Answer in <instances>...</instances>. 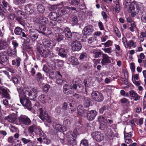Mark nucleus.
Masks as SVG:
<instances>
[{"mask_svg":"<svg viewBox=\"0 0 146 146\" xmlns=\"http://www.w3.org/2000/svg\"><path fill=\"white\" fill-rule=\"evenodd\" d=\"M17 90L21 104L24 106L27 107H29L31 106V102L28 98L32 100L36 98L37 93L39 92L38 89L36 88L32 89L25 87L22 90L17 88Z\"/></svg>","mask_w":146,"mask_h":146,"instance_id":"obj_1","label":"nucleus"},{"mask_svg":"<svg viewBox=\"0 0 146 146\" xmlns=\"http://www.w3.org/2000/svg\"><path fill=\"white\" fill-rule=\"evenodd\" d=\"M77 130L75 129L73 131L72 133L71 132H68L66 135V141L68 145H74L76 144V137L79 135Z\"/></svg>","mask_w":146,"mask_h":146,"instance_id":"obj_2","label":"nucleus"},{"mask_svg":"<svg viewBox=\"0 0 146 146\" xmlns=\"http://www.w3.org/2000/svg\"><path fill=\"white\" fill-rule=\"evenodd\" d=\"M34 23L38 25H44L46 24L48 22L47 19L42 16H36L34 19Z\"/></svg>","mask_w":146,"mask_h":146,"instance_id":"obj_3","label":"nucleus"},{"mask_svg":"<svg viewBox=\"0 0 146 146\" xmlns=\"http://www.w3.org/2000/svg\"><path fill=\"white\" fill-rule=\"evenodd\" d=\"M92 98L96 101L101 102L104 99L102 94L98 92H93L91 94Z\"/></svg>","mask_w":146,"mask_h":146,"instance_id":"obj_4","label":"nucleus"},{"mask_svg":"<svg viewBox=\"0 0 146 146\" xmlns=\"http://www.w3.org/2000/svg\"><path fill=\"white\" fill-rule=\"evenodd\" d=\"M92 136L94 140L97 141H100L104 139L103 135L99 131L93 132Z\"/></svg>","mask_w":146,"mask_h":146,"instance_id":"obj_5","label":"nucleus"},{"mask_svg":"<svg viewBox=\"0 0 146 146\" xmlns=\"http://www.w3.org/2000/svg\"><path fill=\"white\" fill-rule=\"evenodd\" d=\"M19 121L21 123L28 125L31 124V121L30 119L26 116L21 115L19 118Z\"/></svg>","mask_w":146,"mask_h":146,"instance_id":"obj_6","label":"nucleus"},{"mask_svg":"<svg viewBox=\"0 0 146 146\" xmlns=\"http://www.w3.org/2000/svg\"><path fill=\"white\" fill-rule=\"evenodd\" d=\"M38 99L44 104H46L47 102H48V103L50 102L51 103L52 102L51 98L50 97L43 94H42L39 96Z\"/></svg>","mask_w":146,"mask_h":146,"instance_id":"obj_7","label":"nucleus"},{"mask_svg":"<svg viewBox=\"0 0 146 146\" xmlns=\"http://www.w3.org/2000/svg\"><path fill=\"white\" fill-rule=\"evenodd\" d=\"M93 31V27L90 25L86 26L82 31L83 34L84 35L89 36L91 35Z\"/></svg>","mask_w":146,"mask_h":146,"instance_id":"obj_8","label":"nucleus"},{"mask_svg":"<svg viewBox=\"0 0 146 146\" xmlns=\"http://www.w3.org/2000/svg\"><path fill=\"white\" fill-rule=\"evenodd\" d=\"M39 117L43 121H44L45 120L48 123H50L51 121V117L47 113L44 111L40 113V114H39Z\"/></svg>","mask_w":146,"mask_h":146,"instance_id":"obj_9","label":"nucleus"},{"mask_svg":"<svg viewBox=\"0 0 146 146\" xmlns=\"http://www.w3.org/2000/svg\"><path fill=\"white\" fill-rule=\"evenodd\" d=\"M17 115L14 113L5 117V119L11 123H15L17 122Z\"/></svg>","mask_w":146,"mask_h":146,"instance_id":"obj_10","label":"nucleus"},{"mask_svg":"<svg viewBox=\"0 0 146 146\" xmlns=\"http://www.w3.org/2000/svg\"><path fill=\"white\" fill-rule=\"evenodd\" d=\"M38 52L42 56L45 58L48 57L50 52L48 49L45 48L38 49Z\"/></svg>","mask_w":146,"mask_h":146,"instance_id":"obj_11","label":"nucleus"},{"mask_svg":"<svg viewBox=\"0 0 146 146\" xmlns=\"http://www.w3.org/2000/svg\"><path fill=\"white\" fill-rule=\"evenodd\" d=\"M72 49L74 51H78L81 50L82 46L80 43L77 40L74 41L72 45Z\"/></svg>","mask_w":146,"mask_h":146,"instance_id":"obj_12","label":"nucleus"},{"mask_svg":"<svg viewBox=\"0 0 146 146\" xmlns=\"http://www.w3.org/2000/svg\"><path fill=\"white\" fill-rule=\"evenodd\" d=\"M140 3H138L135 1H133L129 5L128 11L129 12H131L133 11H135L136 9L139 8V5Z\"/></svg>","mask_w":146,"mask_h":146,"instance_id":"obj_13","label":"nucleus"},{"mask_svg":"<svg viewBox=\"0 0 146 146\" xmlns=\"http://www.w3.org/2000/svg\"><path fill=\"white\" fill-rule=\"evenodd\" d=\"M97 114V112L95 110L89 111L87 114V118L88 120H92L95 118Z\"/></svg>","mask_w":146,"mask_h":146,"instance_id":"obj_14","label":"nucleus"},{"mask_svg":"<svg viewBox=\"0 0 146 146\" xmlns=\"http://www.w3.org/2000/svg\"><path fill=\"white\" fill-rule=\"evenodd\" d=\"M58 10V13L59 16H61L68 13L66 6L64 7L63 4V6L60 5Z\"/></svg>","mask_w":146,"mask_h":146,"instance_id":"obj_15","label":"nucleus"},{"mask_svg":"<svg viewBox=\"0 0 146 146\" xmlns=\"http://www.w3.org/2000/svg\"><path fill=\"white\" fill-rule=\"evenodd\" d=\"M0 94L8 99L10 98L7 88L0 86Z\"/></svg>","mask_w":146,"mask_h":146,"instance_id":"obj_16","label":"nucleus"},{"mask_svg":"<svg viewBox=\"0 0 146 146\" xmlns=\"http://www.w3.org/2000/svg\"><path fill=\"white\" fill-rule=\"evenodd\" d=\"M34 5H28L25 7V13L27 14H31L34 11Z\"/></svg>","mask_w":146,"mask_h":146,"instance_id":"obj_17","label":"nucleus"},{"mask_svg":"<svg viewBox=\"0 0 146 146\" xmlns=\"http://www.w3.org/2000/svg\"><path fill=\"white\" fill-rule=\"evenodd\" d=\"M129 94L130 97L132 98L134 100L137 101L140 99V96L134 91L131 90L129 91Z\"/></svg>","mask_w":146,"mask_h":146,"instance_id":"obj_18","label":"nucleus"},{"mask_svg":"<svg viewBox=\"0 0 146 146\" xmlns=\"http://www.w3.org/2000/svg\"><path fill=\"white\" fill-rule=\"evenodd\" d=\"M43 43L45 46L49 48H50L53 46H54L55 44L51 40L46 39L43 40Z\"/></svg>","mask_w":146,"mask_h":146,"instance_id":"obj_19","label":"nucleus"},{"mask_svg":"<svg viewBox=\"0 0 146 146\" xmlns=\"http://www.w3.org/2000/svg\"><path fill=\"white\" fill-rule=\"evenodd\" d=\"M83 87L80 84H74L72 86H70V89L71 90H76L78 91H80L82 90Z\"/></svg>","mask_w":146,"mask_h":146,"instance_id":"obj_20","label":"nucleus"},{"mask_svg":"<svg viewBox=\"0 0 146 146\" xmlns=\"http://www.w3.org/2000/svg\"><path fill=\"white\" fill-rule=\"evenodd\" d=\"M38 31L36 29H30L29 31L30 36L31 38L33 39H36L37 38L38 35L36 33Z\"/></svg>","mask_w":146,"mask_h":146,"instance_id":"obj_21","label":"nucleus"},{"mask_svg":"<svg viewBox=\"0 0 146 146\" xmlns=\"http://www.w3.org/2000/svg\"><path fill=\"white\" fill-rule=\"evenodd\" d=\"M124 135L125 142L127 144H129L130 143L131 138V133H125L124 131Z\"/></svg>","mask_w":146,"mask_h":146,"instance_id":"obj_22","label":"nucleus"},{"mask_svg":"<svg viewBox=\"0 0 146 146\" xmlns=\"http://www.w3.org/2000/svg\"><path fill=\"white\" fill-rule=\"evenodd\" d=\"M68 60L73 65H77L79 64L78 59L74 56L70 57Z\"/></svg>","mask_w":146,"mask_h":146,"instance_id":"obj_23","label":"nucleus"},{"mask_svg":"<svg viewBox=\"0 0 146 146\" xmlns=\"http://www.w3.org/2000/svg\"><path fill=\"white\" fill-rule=\"evenodd\" d=\"M110 58L107 55L104 54L103 56V58L101 62L102 65H104L107 63H110Z\"/></svg>","mask_w":146,"mask_h":146,"instance_id":"obj_24","label":"nucleus"},{"mask_svg":"<svg viewBox=\"0 0 146 146\" xmlns=\"http://www.w3.org/2000/svg\"><path fill=\"white\" fill-rule=\"evenodd\" d=\"M55 128L56 130L59 131L60 132H64L66 130V127L65 126H62L59 124L56 125Z\"/></svg>","mask_w":146,"mask_h":146,"instance_id":"obj_25","label":"nucleus"},{"mask_svg":"<svg viewBox=\"0 0 146 146\" xmlns=\"http://www.w3.org/2000/svg\"><path fill=\"white\" fill-rule=\"evenodd\" d=\"M58 16L57 13L54 12L50 13L49 15V17L50 19L53 21L54 22L56 20Z\"/></svg>","mask_w":146,"mask_h":146,"instance_id":"obj_26","label":"nucleus"},{"mask_svg":"<svg viewBox=\"0 0 146 146\" xmlns=\"http://www.w3.org/2000/svg\"><path fill=\"white\" fill-rule=\"evenodd\" d=\"M67 50H65L64 49L62 48L59 49L58 54L59 56L62 57H67Z\"/></svg>","mask_w":146,"mask_h":146,"instance_id":"obj_27","label":"nucleus"},{"mask_svg":"<svg viewBox=\"0 0 146 146\" xmlns=\"http://www.w3.org/2000/svg\"><path fill=\"white\" fill-rule=\"evenodd\" d=\"M98 120L99 122L103 125H106L107 123V119L102 116H100L98 117Z\"/></svg>","mask_w":146,"mask_h":146,"instance_id":"obj_28","label":"nucleus"},{"mask_svg":"<svg viewBox=\"0 0 146 146\" xmlns=\"http://www.w3.org/2000/svg\"><path fill=\"white\" fill-rule=\"evenodd\" d=\"M41 107V106L40 105L39 103H36L33 106V108L35 110V111L39 110L40 111V114L41 112L42 113L43 112V110L42 109Z\"/></svg>","mask_w":146,"mask_h":146,"instance_id":"obj_29","label":"nucleus"},{"mask_svg":"<svg viewBox=\"0 0 146 146\" xmlns=\"http://www.w3.org/2000/svg\"><path fill=\"white\" fill-rule=\"evenodd\" d=\"M16 50L15 49H14L13 50L12 49L9 48L8 50L7 53L9 56L14 57L16 55Z\"/></svg>","mask_w":146,"mask_h":146,"instance_id":"obj_30","label":"nucleus"},{"mask_svg":"<svg viewBox=\"0 0 146 146\" xmlns=\"http://www.w3.org/2000/svg\"><path fill=\"white\" fill-rule=\"evenodd\" d=\"M64 32L65 36L67 38H70L71 37L72 35V33L69 28L68 27L65 28Z\"/></svg>","mask_w":146,"mask_h":146,"instance_id":"obj_31","label":"nucleus"},{"mask_svg":"<svg viewBox=\"0 0 146 146\" xmlns=\"http://www.w3.org/2000/svg\"><path fill=\"white\" fill-rule=\"evenodd\" d=\"M136 46V43L132 40H129L125 48H128V47L130 48L131 47L133 46V48L135 47Z\"/></svg>","mask_w":146,"mask_h":146,"instance_id":"obj_32","label":"nucleus"},{"mask_svg":"<svg viewBox=\"0 0 146 146\" xmlns=\"http://www.w3.org/2000/svg\"><path fill=\"white\" fill-rule=\"evenodd\" d=\"M8 46L7 42L4 40L0 41V50L4 49Z\"/></svg>","mask_w":146,"mask_h":146,"instance_id":"obj_33","label":"nucleus"},{"mask_svg":"<svg viewBox=\"0 0 146 146\" xmlns=\"http://www.w3.org/2000/svg\"><path fill=\"white\" fill-rule=\"evenodd\" d=\"M21 61V60L20 58H17L15 60H14L12 61V64L13 65H16L18 67L20 65Z\"/></svg>","mask_w":146,"mask_h":146,"instance_id":"obj_34","label":"nucleus"},{"mask_svg":"<svg viewBox=\"0 0 146 146\" xmlns=\"http://www.w3.org/2000/svg\"><path fill=\"white\" fill-rule=\"evenodd\" d=\"M83 102L86 107H88L90 104V99L88 98H86L84 99Z\"/></svg>","mask_w":146,"mask_h":146,"instance_id":"obj_35","label":"nucleus"},{"mask_svg":"<svg viewBox=\"0 0 146 146\" xmlns=\"http://www.w3.org/2000/svg\"><path fill=\"white\" fill-rule=\"evenodd\" d=\"M35 132L37 135L40 136L41 137H42L43 136H44V133L42 130L38 127H36Z\"/></svg>","mask_w":146,"mask_h":146,"instance_id":"obj_36","label":"nucleus"},{"mask_svg":"<svg viewBox=\"0 0 146 146\" xmlns=\"http://www.w3.org/2000/svg\"><path fill=\"white\" fill-rule=\"evenodd\" d=\"M68 86L67 84H65L63 88V91L66 94H70V90L68 89Z\"/></svg>","mask_w":146,"mask_h":146,"instance_id":"obj_37","label":"nucleus"},{"mask_svg":"<svg viewBox=\"0 0 146 146\" xmlns=\"http://www.w3.org/2000/svg\"><path fill=\"white\" fill-rule=\"evenodd\" d=\"M22 32V29L19 27H16L14 30L15 34L17 35H20Z\"/></svg>","mask_w":146,"mask_h":146,"instance_id":"obj_38","label":"nucleus"},{"mask_svg":"<svg viewBox=\"0 0 146 146\" xmlns=\"http://www.w3.org/2000/svg\"><path fill=\"white\" fill-rule=\"evenodd\" d=\"M36 127L35 125L30 126L28 129L29 133L30 134H32L36 130Z\"/></svg>","mask_w":146,"mask_h":146,"instance_id":"obj_39","label":"nucleus"},{"mask_svg":"<svg viewBox=\"0 0 146 146\" xmlns=\"http://www.w3.org/2000/svg\"><path fill=\"white\" fill-rule=\"evenodd\" d=\"M78 113L80 115H82L84 113V109L82 106H79L77 108Z\"/></svg>","mask_w":146,"mask_h":146,"instance_id":"obj_40","label":"nucleus"},{"mask_svg":"<svg viewBox=\"0 0 146 146\" xmlns=\"http://www.w3.org/2000/svg\"><path fill=\"white\" fill-rule=\"evenodd\" d=\"M88 141L86 139H84L81 141L80 146H88Z\"/></svg>","mask_w":146,"mask_h":146,"instance_id":"obj_41","label":"nucleus"},{"mask_svg":"<svg viewBox=\"0 0 146 146\" xmlns=\"http://www.w3.org/2000/svg\"><path fill=\"white\" fill-rule=\"evenodd\" d=\"M25 0H13V3L15 5H22L25 2Z\"/></svg>","mask_w":146,"mask_h":146,"instance_id":"obj_42","label":"nucleus"},{"mask_svg":"<svg viewBox=\"0 0 146 146\" xmlns=\"http://www.w3.org/2000/svg\"><path fill=\"white\" fill-rule=\"evenodd\" d=\"M37 9L39 12L43 13L45 11V8L42 5H39L37 6Z\"/></svg>","mask_w":146,"mask_h":146,"instance_id":"obj_43","label":"nucleus"},{"mask_svg":"<svg viewBox=\"0 0 146 146\" xmlns=\"http://www.w3.org/2000/svg\"><path fill=\"white\" fill-rule=\"evenodd\" d=\"M56 39L58 42H60L62 40L63 38V36L62 35L59 34L58 33L57 34L56 33Z\"/></svg>","mask_w":146,"mask_h":146,"instance_id":"obj_44","label":"nucleus"},{"mask_svg":"<svg viewBox=\"0 0 146 146\" xmlns=\"http://www.w3.org/2000/svg\"><path fill=\"white\" fill-rule=\"evenodd\" d=\"M63 6V3L60 4H58L56 5H52L50 7L51 10H56L58 7L60 5Z\"/></svg>","mask_w":146,"mask_h":146,"instance_id":"obj_45","label":"nucleus"},{"mask_svg":"<svg viewBox=\"0 0 146 146\" xmlns=\"http://www.w3.org/2000/svg\"><path fill=\"white\" fill-rule=\"evenodd\" d=\"M115 4L116 7L115 8V11L117 12H119L120 11V9L119 0H116Z\"/></svg>","mask_w":146,"mask_h":146,"instance_id":"obj_46","label":"nucleus"},{"mask_svg":"<svg viewBox=\"0 0 146 146\" xmlns=\"http://www.w3.org/2000/svg\"><path fill=\"white\" fill-rule=\"evenodd\" d=\"M136 29V27L134 22L131 23V27H130V29L131 31L133 32Z\"/></svg>","mask_w":146,"mask_h":146,"instance_id":"obj_47","label":"nucleus"},{"mask_svg":"<svg viewBox=\"0 0 146 146\" xmlns=\"http://www.w3.org/2000/svg\"><path fill=\"white\" fill-rule=\"evenodd\" d=\"M114 30L116 35L119 38L121 36V34L118 29L117 27H114Z\"/></svg>","mask_w":146,"mask_h":146,"instance_id":"obj_48","label":"nucleus"},{"mask_svg":"<svg viewBox=\"0 0 146 146\" xmlns=\"http://www.w3.org/2000/svg\"><path fill=\"white\" fill-rule=\"evenodd\" d=\"M54 63L55 64H56V63H57L58 66H61L63 65L64 62L62 60H54Z\"/></svg>","mask_w":146,"mask_h":146,"instance_id":"obj_49","label":"nucleus"},{"mask_svg":"<svg viewBox=\"0 0 146 146\" xmlns=\"http://www.w3.org/2000/svg\"><path fill=\"white\" fill-rule=\"evenodd\" d=\"M115 46L116 49V53L119 54L122 52L121 50V49L120 46L117 44H115Z\"/></svg>","mask_w":146,"mask_h":146,"instance_id":"obj_50","label":"nucleus"},{"mask_svg":"<svg viewBox=\"0 0 146 146\" xmlns=\"http://www.w3.org/2000/svg\"><path fill=\"white\" fill-rule=\"evenodd\" d=\"M103 44L105 45V47H109L112 45V42L111 40H109Z\"/></svg>","mask_w":146,"mask_h":146,"instance_id":"obj_51","label":"nucleus"},{"mask_svg":"<svg viewBox=\"0 0 146 146\" xmlns=\"http://www.w3.org/2000/svg\"><path fill=\"white\" fill-rule=\"evenodd\" d=\"M50 88V86L49 85L46 84L43 87L42 89L44 92L46 93L48 91Z\"/></svg>","mask_w":146,"mask_h":146,"instance_id":"obj_52","label":"nucleus"},{"mask_svg":"<svg viewBox=\"0 0 146 146\" xmlns=\"http://www.w3.org/2000/svg\"><path fill=\"white\" fill-rule=\"evenodd\" d=\"M80 0H71L70 3L73 5H77L79 3Z\"/></svg>","mask_w":146,"mask_h":146,"instance_id":"obj_53","label":"nucleus"},{"mask_svg":"<svg viewBox=\"0 0 146 146\" xmlns=\"http://www.w3.org/2000/svg\"><path fill=\"white\" fill-rule=\"evenodd\" d=\"M87 56V54L86 53L83 52L81 54L79 57V58L80 60H82L86 58Z\"/></svg>","mask_w":146,"mask_h":146,"instance_id":"obj_54","label":"nucleus"},{"mask_svg":"<svg viewBox=\"0 0 146 146\" xmlns=\"http://www.w3.org/2000/svg\"><path fill=\"white\" fill-rule=\"evenodd\" d=\"M139 8H137L135 10V11H133L132 12L131 16L133 17H134L138 13L139 11Z\"/></svg>","mask_w":146,"mask_h":146,"instance_id":"obj_55","label":"nucleus"},{"mask_svg":"<svg viewBox=\"0 0 146 146\" xmlns=\"http://www.w3.org/2000/svg\"><path fill=\"white\" fill-rule=\"evenodd\" d=\"M64 81L62 80V78H58L57 79L56 83L58 84L62 85L64 83Z\"/></svg>","mask_w":146,"mask_h":146,"instance_id":"obj_56","label":"nucleus"},{"mask_svg":"<svg viewBox=\"0 0 146 146\" xmlns=\"http://www.w3.org/2000/svg\"><path fill=\"white\" fill-rule=\"evenodd\" d=\"M70 124V121L68 119H66L64 120L63 122V124L66 126H68Z\"/></svg>","mask_w":146,"mask_h":146,"instance_id":"obj_57","label":"nucleus"},{"mask_svg":"<svg viewBox=\"0 0 146 146\" xmlns=\"http://www.w3.org/2000/svg\"><path fill=\"white\" fill-rule=\"evenodd\" d=\"M120 94L124 96L128 97L129 94L127 92H125L123 90H122L120 91Z\"/></svg>","mask_w":146,"mask_h":146,"instance_id":"obj_58","label":"nucleus"},{"mask_svg":"<svg viewBox=\"0 0 146 146\" xmlns=\"http://www.w3.org/2000/svg\"><path fill=\"white\" fill-rule=\"evenodd\" d=\"M98 27L101 30H105L104 26L102 23L100 21L98 23Z\"/></svg>","mask_w":146,"mask_h":146,"instance_id":"obj_59","label":"nucleus"},{"mask_svg":"<svg viewBox=\"0 0 146 146\" xmlns=\"http://www.w3.org/2000/svg\"><path fill=\"white\" fill-rule=\"evenodd\" d=\"M43 139L44 142L46 144H49L50 143V140L46 138L45 135H44V136H43Z\"/></svg>","mask_w":146,"mask_h":146,"instance_id":"obj_60","label":"nucleus"},{"mask_svg":"<svg viewBox=\"0 0 146 146\" xmlns=\"http://www.w3.org/2000/svg\"><path fill=\"white\" fill-rule=\"evenodd\" d=\"M10 129L11 131H12V132H15V131L18 132L19 131V130L18 129L17 127L13 126L11 127Z\"/></svg>","mask_w":146,"mask_h":146,"instance_id":"obj_61","label":"nucleus"},{"mask_svg":"<svg viewBox=\"0 0 146 146\" xmlns=\"http://www.w3.org/2000/svg\"><path fill=\"white\" fill-rule=\"evenodd\" d=\"M122 41L125 47L127 45L128 43L126 38L125 37H123L122 39Z\"/></svg>","mask_w":146,"mask_h":146,"instance_id":"obj_62","label":"nucleus"},{"mask_svg":"<svg viewBox=\"0 0 146 146\" xmlns=\"http://www.w3.org/2000/svg\"><path fill=\"white\" fill-rule=\"evenodd\" d=\"M121 102L123 104H127L129 103V101L127 99L125 98H123L121 100Z\"/></svg>","mask_w":146,"mask_h":146,"instance_id":"obj_63","label":"nucleus"},{"mask_svg":"<svg viewBox=\"0 0 146 146\" xmlns=\"http://www.w3.org/2000/svg\"><path fill=\"white\" fill-rule=\"evenodd\" d=\"M16 12L18 16H20L21 15H24V13L22 12L21 11L17 9H16Z\"/></svg>","mask_w":146,"mask_h":146,"instance_id":"obj_64","label":"nucleus"}]
</instances>
